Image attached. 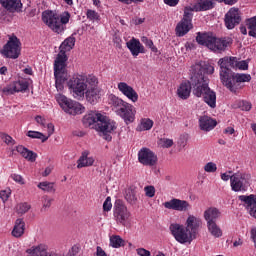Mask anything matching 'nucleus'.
Masks as SVG:
<instances>
[{
    "mask_svg": "<svg viewBox=\"0 0 256 256\" xmlns=\"http://www.w3.org/2000/svg\"><path fill=\"white\" fill-rule=\"evenodd\" d=\"M56 100L59 103L60 107L68 113V115H81L85 113V106L81 105V103L77 101H73L67 98L63 94H58L56 96Z\"/></svg>",
    "mask_w": 256,
    "mask_h": 256,
    "instance_id": "obj_8",
    "label": "nucleus"
},
{
    "mask_svg": "<svg viewBox=\"0 0 256 256\" xmlns=\"http://www.w3.org/2000/svg\"><path fill=\"white\" fill-rule=\"evenodd\" d=\"M220 81L229 91L236 93L239 89V83H249L251 81V74L235 73L233 70L226 68L220 70Z\"/></svg>",
    "mask_w": 256,
    "mask_h": 256,
    "instance_id": "obj_5",
    "label": "nucleus"
},
{
    "mask_svg": "<svg viewBox=\"0 0 256 256\" xmlns=\"http://www.w3.org/2000/svg\"><path fill=\"white\" fill-rule=\"evenodd\" d=\"M38 189H41L42 191H45L46 193H55V183L53 182H40L38 184Z\"/></svg>",
    "mask_w": 256,
    "mask_h": 256,
    "instance_id": "obj_37",
    "label": "nucleus"
},
{
    "mask_svg": "<svg viewBox=\"0 0 256 256\" xmlns=\"http://www.w3.org/2000/svg\"><path fill=\"white\" fill-rule=\"evenodd\" d=\"M126 47L132 53L133 57H138L139 53H145V47L138 39L132 38L126 43Z\"/></svg>",
    "mask_w": 256,
    "mask_h": 256,
    "instance_id": "obj_24",
    "label": "nucleus"
},
{
    "mask_svg": "<svg viewBox=\"0 0 256 256\" xmlns=\"http://www.w3.org/2000/svg\"><path fill=\"white\" fill-rule=\"evenodd\" d=\"M221 179H222V181H229V179H230V182H231V175H229L227 173H222Z\"/></svg>",
    "mask_w": 256,
    "mask_h": 256,
    "instance_id": "obj_63",
    "label": "nucleus"
},
{
    "mask_svg": "<svg viewBox=\"0 0 256 256\" xmlns=\"http://www.w3.org/2000/svg\"><path fill=\"white\" fill-rule=\"evenodd\" d=\"M89 76L77 75L68 81V87L72 90L74 99L81 101L85 97V91L90 85Z\"/></svg>",
    "mask_w": 256,
    "mask_h": 256,
    "instance_id": "obj_7",
    "label": "nucleus"
},
{
    "mask_svg": "<svg viewBox=\"0 0 256 256\" xmlns=\"http://www.w3.org/2000/svg\"><path fill=\"white\" fill-rule=\"evenodd\" d=\"M51 171H53V168L46 167L44 172L42 173V177H49V175H51Z\"/></svg>",
    "mask_w": 256,
    "mask_h": 256,
    "instance_id": "obj_62",
    "label": "nucleus"
},
{
    "mask_svg": "<svg viewBox=\"0 0 256 256\" xmlns=\"http://www.w3.org/2000/svg\"><path fill=\"white\" fill-rule=\"evenodd\" d=\"M193 87V77H191V82H183L180 84L177 95L180 99H189L191 96V88Z\"/></svg>",
    "mask_w": 256,
    "mask_h": 256,
    "instance_id": "obj_27",
    "label": "nucleus"
},
{
    "mask_svg": "<svg viewBox=\"0 0 256 256\" xmlns=\"http://www.w3.org/2000/svg\"><path fill=\"white\" fill-rule=\"evenodd\" d=\"M163 147H165L166 149H169V147H173V140H171V139H165V140H164Z\"/></svg>",
    "mask_w": 256,
    "mask_h": 256,
    "instance_id": "obj_58",
    "label": "nucleus"
},
{
    "mask_svg": "<svg viewBox=\"0 0 256 256\" xmlns=\"http://www.w3.org/2000/svg\"><path fill=\"white\" fill-rule=\"evenodd\" d=\"M110 103L115 107L117 115H120L126 124L135 121V110H133V105L123 101L115 95L110 96Z\"/></svg>",
    "mask_w": 256,
    "mask_h": 256,
    "instance_id": "obj_6",
    "label": "nucleus"
},
{
    "mask_svg": "<svg viewBox=\"0 0 256 256\" xmlns=\"http://www.w3.org/2000/svg\"><path fill=\"white\" fill-rule=\"evenodd\" d=\"M146 197H155V187L154 186H146L144 188Z\"/></svg>",
    "mask_w": 256,
    "mask_h": 256,
    "instance_id": "obj_51",
    "label": "nucleus"
},
{
    "mask_svg": "<svg viewBox=\"0 0 256 256\" xmlns=\"http://www.w3.org/2000/svg\"><path fill=\"white\" fill-rule=\"evenodd\" d=\"M207 228L209 233H211L213 237H216V238L223 237V231L221 230L219 225H217V222H212L210 224H207Z\"/></svg>",
    "mask_w": 256,
    "mask_h": 256,
    "instance_id": "obj_35",
    "label": "nucleus"
},
{
    "mask_svg": "<svg viewBox=\"0 0 256 256\" xmlns=\"http://www.w3.org/2000/svg\"><path fill=\"white\" fill-rule=\"evenodd\" d=\"M249 179H251V175L245 173H235L231 176V189L235 191V193H239V191H246L247 185H249Z\"/></svg>",
    "mask_w": 256,
    "mask_h": 256,
    "instance_id": "obj_15",
    "label": "nucleus"
},
{
    "mask_svg": "<svg viewBox=\"0 0 256 256\" xmlns=\"http://www.w3.org/2000/svg\"><path fill=\"white\" fill-rule=\"evenodd\" d=\"M164 3L169 7H176L179 4V0H164Z\"/></svg>",
    "mask_w": 256,
    "mask_h": 256,
    "instance_id": "obj_56",
    "label": "nucleus"
},
{
    "mask_svg": "<svg viewBox=\"0 0 256 256\" xmlns=\"http://www.w3.org/2000/svg\"><path fill=\"white\" fill-rule=\"evenodd\" d=\"M152 127H153V120L145 119L141 121L138 127V131H149Z\"/></svg>",
    "mask_w": 256,
    "mask_h": 256,
    "instance_id": "obj_44",
    "label": "nucleus"
},
{
    "mask_svg": "<svg viewBox=\"0 0 256 256\" xmlns=\"http://www.w3.org/2000/svg\"><path fill=\"white\" fill-rule=\"evenodd\" d=\"M3 139H4V142L7 144V145H11V143H13V138L7 134H5L3 136Z\"/></svg>",
    "mask_w": 256,
    "mask_h": 256,
    "instance_id": "obj_59",
    "label": "nucleus"
},
{
    "mask_svg": "<svg viewBox=\"0 0 256 256\" xmlns=\"http://www.w3.org/2000/svg\"><path fill=\"white\" fill-rule=\"evenodd\" d=\"M93 163H95V159L93 157H89L88 151H84L77 161V169H83V167H92Z\"/></svg>",
    "mask_w": 256,
    "mask_h": 256,
    "instance_id": "obj_31",
    "label": "nucleus"
},
{
    "mask_svg": "<svg viewBox=\"0 0 256 256\" xmlns=\"http://www.w3.org/2000/svg\"><path fill=\"white\" fill-rule=\"evenodd\" d=\"M256 196L251 194L249 196L241 195L238 197L239 201L246 203L248 207H256Z\"/></svg>",
    "mask_w": 256,
    "mask_h": 256,
    "instance_id": "obj_38",
    "label": "nucleus"
},
{
    "mask_svg": "<svg viewBox=\"0 0 256 256\" xmlns=\"http://www.w3.org/2000/svg\"><path fill=\"white\" fill-rule=\"evenodd\" d=\"M192 93L195 97H202L211 109L217 107V94L209 87V78L202 75L192 76Z\"/></svg>",
    "mask_w": 256,
    "mask_h": 256,
    "instance_id": "obj_2",
    "label": "nucleus"
},
{
    "mask_svg": "<svg viewBox=\"0 0 256 256\" xmlns=\"http://www.w3.org/2000/svg\"><path fill=\"white\" fill-rule=\"evenodd\" d=\"M89 81L90 84L86 88V91H84V95L88 103L95 105L101 99V88H99V80L95 76L89 75Z\"/></svg>",
    "mask_w": 256,
    "mask_h": 256,
    "instance_id": "obj_10",
    "label": "nucleus"
},
{
    "mask_svg": "<svg viewBox=\"0 0 256 256\" xmlns=\"http://www.w3.org/2000/svg\"><path fill=\"white\" fill-rule=\"evenodd\" d=\"M219 3H225L226 5H235L239 0H217Z\"/></svg>",
    "mask_w": 256,
    "mask_h": 256,
    "instance_id": "obj_61",
    "label": "nucleus"
},
{
    "mask_svg": "<svg viewBox=\"0 0 256 256\" xmlns=\"http://www.w3.org/2000/svg\"><path fill=\"white\" fill-rule=\"evenodd\" d=\"M75 37L72 35L68 38H66L62 44L60 45L59 49V53L54 61V63H60L62 65H67V60L69 59L67 57V51H71V49H73V47H75Z\"/></svg>",
    "mask_w": 256,
    "mask_h": 256,
    "instance_id": "obj_14",
    "label": "nucleus"
},
{
    "mask_svg": "<svg viewBox=\"0 0 256 256\" xmlns=\"http://www.w3.org/2000/svg\"><path fill=\"white\" fill-rule=\"evenodd\" d=\"M71 19V14L68 11L63 12L62 14H57L52 10H45L42 12V21L58 35H61L67 29V23Z\"/></svg>",
    "mask_w": 256,
    "mask_h": 256,
    "instance_id": "obj_4",
    "label": "nucleus"
},
{
    "mask_svg": "<svg viewBox=\"0 0 256 256\" xmlns=\"http://www.w3.org/2000/svg\"><path fill=\"white\" fill-rule=\"evenodd\" d=\"M193 11H195V5L186 6L184 8V15H183L182 20L188 21L189 23H192V21H193Z\"/></svg>",
    "mask_w": 256,
    "mask_h": 256,
    "instance_id": "obj_40",
    "label": "nucleus"
},
{
    "mask_svg": "<svg viewBox=\"0 0 256 256\" xmlns=\"http://www.w3.org/2000/svg\"><path fill=\"white\" fill-rule=\"evenodd\" d=\"M54 77L57 91H63V83L68 79L67 64L54 62Z\"/></svg>",
    "mask_w": 256,
    "mask_h": 256,
    "instance_id": "obj_16",
    "label": "nucleus"
},
{
    "mask_svg": "<svg viewBox=\"0 0 256 256\" xmlns=\"http://www.w3.org/2000/svg\"><path fill=\"white\" fill-rule=\"evenodd\" d=\"M170 231L178 243L181 244L191 243L195 239L189 230L181 224H171Z\"/></svg>",
    "mask_w": 256,
    "mask_h": 256,
    "instance_id": "obj_13",
    "label": "nucleus"
},
{
    "mask_svg": "<svg viewBox=\"0 0 256 256\" xmlns=\"http://www.w3.org/2000/svg\"><path fill=\"white\" fill-rule=\"evenodd\" d=\"M136 252L139 256H151V252L145 248H138Z\"/></svg>",
    "mask_w": 256,
    "mask_h": 256,
    "instance_id": "obj_53",
    "label": "nucleus"
},
{
    "mask_svg": "<svg viewBox=\"0 0 256 256\" xmlns=\"http://www.w3.org/2000/svg\"><path fill=\"white\" fill-rule=\"evenodd\" d=\"M199 127L201 131H213L217 127V120L209 116H200L199 118Z\"/></svg>",
    "mask_w": 256,
    "mask_h": 256,
    "instance_id": "obj_25",
    "label": "nucleus"
},
{
    "mask_svg": "<svg viewBox=\"0 0 256 256\" xmlns=\"http://www.w3.org/2000/svg\"><path fill=\"white\" fill-rule=\"evenodd\" d=\"M2 54L7 59H19V55H21V41L17 36H11L9 38L3 47Z\"/></svg>",
    "mask_w": 256,
    "mask_h": 256,
    "instance_id": "obj_12",
    "label": "nucleus"
},
{
    "mask_svg": "<svg viewBox=\"0 0 256 256\" xmlns=\"http://www.w3.org/2000/svg\"><path fill=\"white\" fill-rule=\"evenodd\" d=\"M118 89L119 91H121V93H123V95H125V97L130 99V101H132L133 103H137L139 95L137 94L135 89H133V87L129 86L125 82H120L118 84Z\"/></svg>",
    "mask_w": 256,
    "mask_h": 256,
    "instance_id": "obj_21",
    "label": "nucleus"
},
{
    "mask_svg": "<svg viewBox=\"0 0 256 256\" xmlns=\"http://www.w3.org/2000/svg\"><path fill=\"white\" fill-rule=\"evenodd\" d=\"M27 137H30L31 139H41L42 143H45V141H47V139H49V136H45L41 132L31 131V130L28 131Z\"/></svg>",
    "mask_w": 256,
    "mask_h": 256,
    "instance_id": "obj_42",
    "label": "nucleus"
},
{
    "mask_svg": "<svg viewBox=\"0 0 256 256\" xmlns=\"http://www.w3.org/2000/svg\"><path fill=\"white\" fill-rule=\"evenodd\" d=\"M86 15L90 21H99V13L94 10H88Z\"/></svg>",
    "mask_w": 256,
    "mask_h": 256,
    "instance_id": "obj_49",
    "label": "nucleus"
},
{
    "mask_svg": "<svg viewBox=\"0 0 256 256\" xmlns=\"http://www.w3.org/2000/svg\"><path fill=\"white\" fill-rule=\"evenodd\" d=\"M0 4L4 9L10 11V13H20L21 9H23V3L21 0H0Z\"/></svg>",
    "mask_w": 256,
    "mask_h": 256,
    "instance_id": "obj_26",
    "label": "nucleus"
},
{
    "mask_svg": "<svg viewBox=\"0 0 256 256\" xmlns=\"http://www.w3.org/2000/svg\"><path fill=\"white\" fill-rule=\"evenodd\" d=\"M142 43H144V45H146V47H149V49H151V51L153 53H157V47H155V45L153 44V40H151L147 37H143Z\"/></svg>",
    "mask_w": 256,
    "mask_h": 256,
    "instance_id": "obj_45",
    "label": "nucleus"
},
{
    "mask_svg": "<svg viewBox=\"0 0 256 256\" xmlns=\"http://www.w3.org/2000/svg\"><path fill=\"white\" fill-rule=\"evenodd\" d=\"M2 92L4 93V95H13L14 93H16L15 84L13 83L7 85L2 89Z\"/></svg>",
    "mask_w": 256,
    "mask_h": 256,
    "instance_id": "obj_48",
    "label": "nucleus"
},
{
    "mask_svg": "<svg viewBox=\"0 0 256 256\" xmlns=\"http://www.w3.org/2000/svg\"><path fill=\"white\" fill-rule=\"evenodd\" d=\"M27 256H57L55 253L47 252V246L44 244H39L37 246H32L26 250Z\"/></svg>",
    "mask_w": 256,
    "mask_h": 256,
    "instance_id": "obj_23",
    "label": "nucleus"
},
{
    "mask_svg": "<svg viewBox=\"0 0 256 256\" xmlns=\"http://www.w3.org/2000/svg\"><path fill=\"white\" fill-rule=\"evenodd\" d=\"M9 195H11V192H7L6 190L0 191V199H2L3 203L9 199Z\"/></svg>",
    "mask_w": 256,
    "mask_h": 256,
    "instance_id": "obj_54",
    "label": "nucleus"
},
{
    "mask_svg": "<svg viewBox=\"0 0 256 256\" xmlns=\"http://www.w3.org/2000/svg\"><path fill=\"white\" fill-rule=\"evenodd\" d=\"M251 239L254 241L256 247V228L251 230Z\"/></svg>",
    "mask_w": 256,
    "mask_h": 256,
    "instance_id": "obj_64",
    "label": "nucleus"
},
{
    "mask_svg": "<svg viewBox=\"0 0 256 256\" xmlns=\"http://www.w3.org/2000/svg\"><path fill=\"white\" fill-rule=\"evenodd\" d=\"M14 89L16 93L27 91L29 89V82L25 80H19L14 82Z\"/></svg>",
    "mask_w": 256,
    "mask_h": 256,
    "instance_id": "obj_41",
    "label": "nucleus"
},
{
    "mask_svg": "<svg viewBox=\"0 0 256 256\" xmlns=\"http://www.w3.org/2000/svg\"><path fill=\"white\" fill-rule=\"evenodd\" d=\"M220 71H225L226 69H240L241 71H247L249 69V62L246 60L239 61L237 57H224L220 58L218 61Z\"/></svg>",
    "mask_w": 256,
    "mask_h": 256,
    "instance_id": "obj_11",
    "label": "nucleus"
},
{
    "mask_svg": "<svg viewBox=\"0 0 256 256\" xmlns=\"http://www.w3.org/2000/svg\"><path fill=\"white\" fill-rule=\"evenodd\" d=\"M246 27L249 29L248 35L256 39V16L246 20Z\"/></svg>",
    "mask_w": 256,
    "mask_h": 256,
    "instance_id": "obj_36",
    "label": "nucleus"
},
{
    "mask_svg": "<svg viewBox=\"0 0 256 256\" xmlns=\"http://www.w3.org/2000/svg\"><path fill=\"white\" fill-rule=\"evenodd\" d=\"M125 199L130 205H137V190L132 187L126 189Z\"/></svg>",
    "mask_w": 256,
    "mask_h": 256,
    "instance_id": "obj_34",
    "label": "nucleus"
},
{
    "mask_svg": "<svg viewBox=\"0 0 256 256\" xmlns=\"http://www.w3.org/2000/svg\"><path fill=\"white\" fill-rule=\"evenodd\" d=\"M25 235V221L23 218H18L15 221L13 230H12V237L19 239Z\"/></svg>",
    "mask_w": 256,
    "mask_h": 256,
    "instance_id": "obj_30",
    "label": "nucleus"
},
{
    "mask_svg": "<svg viewBox=\"0 0 256 256\" xmlns=\"http://www.w3.org/2000/svg\"><path fill=\"white\" fill-rule=\"evenodd\" d=\"M190 29H193V23L182 19L177 24L175 32L177 37H185V35H187L188 32L190 31Z\"/></svg>",
    "mask_w": 256,
    "mask_h": 256,
    "instance_id": "obj_29",
    "label": "nucleus"
},
{
    "mask_svg": "<svg viewBox=\"0 0 256 256\" xmlns=\"http://www.w3.org/2000/svg\"><path fill=\"white\" fill-rule=\"evenodd\" d=\"M215 7V2L213 0H200L198 3L194 4L195 11H209Z\"/></svg>",
    "mask_w": 256,
    "mask_h": 256,
    "instance_id": "obj_33",
    "label": "nucleus"
},
{
    "mask_svg": "<svg viewBox=\"0 0 256 256\" xmlns=\"http://www.w3.org/2000/svg\"><path fill=\"white\" fill-rule=\"evenodd\" d=\"M196 42L214 53H223L227 51V47L233 45V39L230 37L217 38L211 32H198Z\"/></svg>",
    "mask_w": 256,
    "mask_h": 256,
    "instance_id": "obj_3",
    "label": "nucleus"
},
{
    "mask_svg": "<svg viewBox=\"0 0 256 256\" xmlns=\"http://www.w3.org/2000/svg\"><path fill=\"white\" fill-rule=\"evenodd\" d=\"M16 151L20 153V155L24 157V159L30 161V163H35V161H37V153L27 149L25 146H17Z\"/></svg>",
    "mask_w": 256,
    "mask_h": 256,
    "instance_id": "obj_32",
    "label": "nucleus"
},
{
    "mask_svg": "<svg viewBox=\"0 0 256 256\" xmlns=\"http://www.w3.org/2000/svg\"><path fill=\"white\" fill-rule=\"evenodd\" d=\"M201 219L190 215L186 220V229L191 233L194 239H197V233H199V227H201Z\"/></svg>",
    "mask_w": 256,
    "mask_h": 256,
    "instance_id": "obj_20",
    "label": "nucleus"
},
{
    "mask_svg": "<svg viewBox=\"0 0 256 256\" xmlns=\"http://www.w3.org/2000/svg\"><path fill=\"white\" fill-rule=\"evenodd\" d=\"M47 127H48V138H49L51 137L52 133H55V126L53 125V123H49Z\"/></svg>",
    "mask_w": 256,
    "mask_h": 256,
    "instance_id": "obj_57",
    "label": "nucleus"
},
{
    "mask_svg": "<svg viewBox=\"0 0 256 256\" xmlns=\"http://www.w3.org/2000/svg\"><path fill=\"white\" fill-rule=\"evenodd\" d=\"M241 109L242 111H251V102L242 101Z\"/></svg>",
    "mask_w": 256,
    "mask_h": 256,
    "instance_id": "obj_55",
    "label": "nucleus"
},
{
    "mask_svg": "<svg viewBox=\"0 0 256 256\" xmlns=\"http://www.w3.org/2000/svg\"><path fill=\"white\" fill-rule=\"evenodd\" d=\"M30 209H31V206L27 202L19 203L16 206V211H17L18 215H25V213H27Z\"/></svg>",
    "mask_w": 256,
    "mask_h": 256,
    "instance_id": "obj_43",
    "label": "nucleus"
},
{
    "mask_svg": "<svg viewBox=\"0 0 256 256\" xmlns=\"http://www.w3.org/2000/svg\"><path fill=\"white\" fill-rule=\"evenodd\" d=\"M213 73H215V68L212 65L204 62L195 65V73L193 77H200V75L202 77H207L205 76L206 74L213 75Z\"/></svg>",
    "mask_w": 256,
    "mask_h": 256,
    "instance_id": "obj_22",
    "label": "nucleus"
},
{
    "mask_svg": "<svg viewBox=\"0 0 256 256\" xmlns=\"http://www.w3.org/2000/svg\"><path fill=\"white\" fill-rule=\"evenodd\" d=\"M138 161L142 165H146V167H155L158 158L151 149L144 147L138 152Z\"/></svg>",
    "mask_w": 256,
    "mask_h": 256,
    "instance_id": "obj_17",
    "label": "nucleus"
},
{
    "mask_svg": "<svg viewBox=\"0 0 256 256\" xmlns=\"http://www.w3.org/2000/svg\"><path fill=\"white\" fill-rule=\"evenodd\" d=\"M224 23L228 29H235V26L241 23L239 8H231L225 15Z\"/></svg>",
    "mask_w": 256,
    "mask_h": 256,
    "instance_id": "obj_19",
    "label": "nucleus"
},
{
    "mask_svg": "<svg viewBox=\"0 0 256 256\" xmlns=\"http://www.w3.org/2000/svg\"><path fill=\"white\" fill-rule=\"evenodd\" d=\"M11 179L15 181V183H18L19 185H25V180L23 179V176L19 174H11L10 175Z\"/></svg>",
    "mask_w": 256,
    "mask_h": 256,
    "instance_id": "obj_50",
    "label": "nucleus"
},
{
    "mask_svg": "<svg viewBox=\"0 0 256 256\" xmlns=\"http://www.w3.org/2000/svg\"><path fill=\"white\" fill-rule=\"evenodd\" d=\"M113 204H111V197H107L103 203V210L104 211H111Z\"/></svg>",
    "mask_w": 256,
    "mask_h": 256,
    "instance_id": "obj_52",
    "label": "nucleus"
},
{
    "mask_svg": "<svg viewBox=\"0 0 256 256\" xmlns=\"http://www.w3.org/2000/svg\"><path fill=\"white\" fill-rule=\"evenodd\" d=\"M35 121L39 124L42 125V127H45V119H43V117L41 116H36L35 117Z\"/></svg>",
    "mask_w": 256,
    "mask_h": 256,
    "instance_id": "obj_60",
    "label": "nucleus"
},
{
    "mask_svg": "<svg viewBox=\"0 0 256 256\" xmlns=\"http://www.w3.org/2000/svg\"><path fill=\"white\" fill-rule=\"evenodd\" d=\"M83 123L84 125H88V127L93 125V129L103 133L105 141H111L113 137L110 136L109 133H113V131L117 129L115 121L110 120L107 116H103V114L97 112H91L90 114L85 115Z\"/></svg>",
    "mask_w": 256,
    "mask_h": 256,
    "instance_id": "obj_1",
    "label": "nucleus"
},
{
    "mask_svg": "<svg viewBox=\"0 0 256 256\" xmlns=\"http://www.w3.org/2000/svg\"><path fill=\"white\" fill-rule=\"evenodd\" d=\"M110 246L114 249H119V247L125 246V240L121 236L114 235L110 237Z\"/></svg>",
    "mask_w": 256,
    "mask_h": 256,
    "instance_id": "obj_39",
    "label": "nucleus"
},
{
    "mask_svg": "<svg viewBox=\"0 0 256 256\" xmlns=\"http://www.w3.org/2000/svg\"><path fill=\"white\" fill-rule=\"evenodd\" d=\"M113 215L117 225L127 227L129 221H131V212L127 209V206L123 200H116L113 207Z\"/></svg>",
    "mask_w": 256,
    "mask_h": 256,
    "instance_id": "obj_9",
    "label": "nucleus"
},
{
    "mask_svg": "<svg viewBox=\"0 0 256 256\" xmlns=\"http://www.w3.org/2000/svg\"><path fill=\"white\" fill-rule=\"evenodd\" d=\"M221 217V211L215 207H210L204 211V219L207 225L210 223H217V219Z\"/></svg>",
    "mask_w": 256,
    "mask_h": 256,
    "instance_id": "obj_28",
    "label": "nucleus"
},
{
    "mask_svg": "<svg viewBox=\"0 0 256 256\" xmlns=\"http://www.w3.org/2000/svg\"><path fill=\"white\" fill-rule=\"evenodd\" d=\"M53 203V198H49V196L44 195L42 197V209H49L51 207V204Z\"/></svg>",
    "mask_w": 256,
    "mask_h": 256,
    "instance_id": "obj_47",
    "label": "nucleus"
},
{
    "mask_svg": "<svg viewBox=\"0 0 256 256\" xmlns=\"http://www.w3.org/2000/svg\"><path fill=\"white\" fill-rule=\"evenodd\" d=\"M165 209H171L172 211L187 212L191 209V204L187 200H181L173 198L170 201L164 202Z\"/></svg>",
    "mask_w": 256,
    "mask_h": 256,
    "instance_id": "obj_18",
    "label": "nucleus"
},
{
    "mask_svg": "<svg viewBox=\"0 0 256 256\" xmlns=\"http://www.w3.org/2000/svg\"><path fill=\"white\" fill-rule=\"evenodd\" d=\"M204 171H206V173H215V171H217V164H215V162H208L204 166Z\"/></svg>",
    "mask_w": 256,
    "mask_h": 256,
    "instance_id": "obj_46",
    "label": "nucleus"
}]
</instances>
